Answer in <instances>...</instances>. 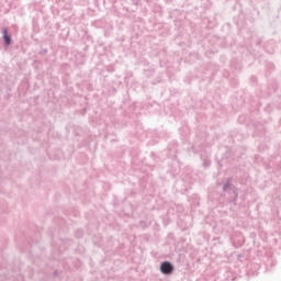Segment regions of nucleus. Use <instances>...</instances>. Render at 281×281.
I'll return each mask as SVG.
<instances>
[{"label": "nucleus", "instance_id": "nucleus-1", "mask_svg": "<svg viewBox=\"0 0 281 281\" xmlns=\"http://www.w3.org/2000/svg\"><path fill=\"white\" fill-rule=\"evenodd\" d=\"M223 192L225 194H229L231 203H235V201L238 199V192L236 191V187L232 184V178H228L223 186Z\"/></svg>", "mask_w": 281, "mask_h": 281}, {"label": "nucleus", "instance_id": "nucleus-2", "mask_svg": "<svg viewBox=\"0 0 281 281\" xmlns=\"http://www.w3.org/2000/svg\"><path fill=\"white\" fill-rule=\"evenodd\" d=\"M160 271L165 276H170V273H172V271H175V266H172V263H170V261H164L160 265Z\"/></svg>", "mask_w": 281, "mask_h": 281}, {"label": "nucleus", "instance_id": "nucleus-3", "mask_svg": "<svg viewBox=\"0 0 281 281\" xmlns=\"http://www.w3.org/2000/svg\"><path fill=\"white\" fill-rule=\"evenodd\" d=\"M2 34L4 46L10 47V45L12 44V37L10 36V34H8V29H2Z\"/></svg>", "mask_w": 281, "mask_h": 281}, {"label": "nucleus", "instance_id": "nucleus-4", "mask_svg": "<svg viewBox=\"0 0 281 281\" xmlns=\"http://www.w3.org/2000/svg\"><path fill=\"white\" fill-rule=\"evenodd\" d=\"M204 166H210V160H204Z\"/></svg>", "mask_w": 281, "mask_h": 281}]
</instances>
